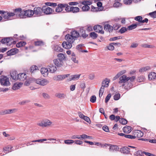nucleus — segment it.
<instances>
[{
    "instance_id": "nucleus-3",
    "label": "nucleus",
    "mask_w": 156,
    "mask_h": 156,
    "mask_svg": "<svg viewBox=\"0 0 156 156\" xmlns=\"http://www.w3.org/2000/svg\"><path fill=\"white\" fill-rule=\"evenodd\" d=\"M43 15L44 14L50 15L54 11L53 9L48 6L44 5L42 6Z\"/></svg>"
},
{
    "instance_id": "nucleus-44",
    "label": "nucleus",
    "mask_w": 156,
    "mask_h": 156,
    "mask_svg": "<svg viewBox=\"0 0 156 156\" xmlns=\"http://www.w3.org/2000/svg\"><path fill=\"white\" fill-rule=\"evenodd\" d=\"M143 19V18L141 16H136L134 18V20L138 22L137 23H140V26H141V20Z\"/></svg>"
},
{
    "instance_id": "nucleus-61",
    "label": "nucleus",
    "mask_w": 156,
    "mask_h": 156,
    "mask_svg": "<svg viewBox=\"0 0 156 156\" xmlns=\"http://www.w3.org/2000/svg\"><path fill=\"white\" fill-rule=\"evenodd\" d=\"M128 81L129 80L131 82H133L134 81V80L136 79V76H132L131 77H128Z\"/></svg>"
},
{
    "instance_id": "nucleus-53",
    "label": "nucleus",
    "mask_w": 156,
    "mask_h": 156,
    "mask_svg": "<svg viewBox=\"0 0 156 156\" xmlns=\"http://www.w3.org/2000/svg\"><path fill=\"white\" fill-rule=\"evenodd\" d=\"M54 79L56 80H63L62 75H58L56 77H54Z\"/></svg>"
},
{
    "instance_id": "nucleus-43",
    "label": "nucleus",
    "mask_w": 156,
    "mask_h": 156,
    "mask_svg": "<svg viewBox=\"0 0 156 156\" xmlns=\"http://www.w3.org/2000/svg\"><path fill=\"white\" fill-rule=\"evenodd\" d=\"M83 45L84 44H79L76 46V49L79 52H82L83 50L82 49V47L83 46Z\"/></svg>"
},
{
    "instance_id": "nucleus-21",
    "label": "nucleus",
    "mask_w": 156,
    "mask_h": 156,
    "mask_svg": "<svg viewBox=\"0 0 156 156\" xmlns=\"http://www.w3.org/2000/svg\"><path fill=\"white\" fill-rule=\"evenodd\" d=\"M119 80V83H126L128 81L127 77L126 75H124L120 77Z\"/></svg>"
},
{
    "instance_id": "nucleus-19",
    "label": "nucleus",
    "mask_w": 156,
    "mask_h": 156,
    "mask_svg": "<svg viewBox=\"0 0 156 156\" xmlns=\"http://www.w3.org/2000/svg\"><path fill=\"white\" fill-rule=\"evenodd\" d=\"M109 151H115L120 152V148L118 146L116 145H113L111 144L110 147H109Z\"/></svg>"
},
{
    "instance_id": "nucleus-22",
    "label": "nucleus",
    "mask_w": 156,
    "mask_h": 156,
    "mask_svg": "<svg viewBox=\"0 0 156 156\" xmlns=\"http://www.w3.org/2000/svg\"><path fill=\"white\" fill-rule=\"evenodd\" d=\"M148 80H154L156 79V73L154 72H151L148 74Z\"/></svg>"
},
{
    "instance_id": "nucleus-14",
    "label": "nucleus",
    "mask_w": 156,
    "mask_h": 156,
    "mask_svg": "<svg viewBox=\"0 0 156 156\" xmlns=\"http://www.w3.org/2000/svg\"><path fill=\"white\" fill-rule=\"evenodd\" d=\"M66 56V54H64L62 53H60L57 55L58 58L60 60V61H61V62H63V60L66 61L68 60Z\"/></svg>"
},
{
    "instance_id": "nucleus-13",
    "label": "nucleus",
    "mask_w": 156,
    "mask_h": 156,
    "mask_svg": "<svg viewBox=\"0 0 156 156\" xmlns=\"http://www.w3.org/2000/svg\"><path fill=\"white\" fill-rule=\"evenodd\" d=\"M13 40L12 37H4L1 39L0 42L2 44H8L9 42Z\"/></svg>"
},
{
    "instance_id": "nucleus-55",
    "label": "nucleus",
    "mask_w": 156,
    "mask_h": 156,
    "mask_svg": "<svg viewBox=\"0 0 156 156\" xmlns=\"http://www.w3.org/2000/svg\"><path fill=\"white\" fill-rule=\"evenodd\" d=\"M111 97V94L110 93L108 94L105 98V103H107Z\"/></svg>"
},
{
    "instance_id": "nucleus-57",
    "label": "nucleus",
    "mask_w": 156,
    "mask_h": 156,
    "mask_svg": "<svg viewBox=\"0 0 156 156\" xmlns=\"http://www.w3.org/2000/svg\"><path fill=\"white\" fill-rule=\"evenodd\" d=\"M136 137V136H135V135H127L126 134V138H127L128 139H135Z\"/></svg>"
},
{
    "instance_id": "nucleus-56",
    "label": "nucleus",
    "mask_w": 156,
    "mask_h": 156,
    "mask_svg": "<svg viewBox=\"0 0 156 156\" xmlns=\"http://www.w3.org/2000/svg\"><path fill=\"white\" fill-rule=\"evenodd\" d=\"M121 38H122V37L121 36H120L118 37H113L109 39V41H114L116 40L119 39Z\"/></svg>"
},
{
    "instance_id": "nucleus-50",
    "label": "nucleus",
    "mask_w": 156,
    "mask_h": 156,
    "mask_svg": "<svg viewBox=\"0 0 156 156\" xmlns=\"http://www.w3.org/2000/svg\"><path fill=\"white\" fill-rule=\"evenodd\" d=\"M96 97L95 95H92L90 98V101L93 103H94L96 101Z\"/></svg>"
},
{
    "instance_id": "nucleus-11",
    "label": "nucleus",
    "mask_w": 156,
    "mask_h": 156,
    "mask_svg": "<svg viewBox=\"0 0 156 156\" xmlns=\"http://www.w3.org/2000/svg\"><path fill=\"white\" fill-rule=\"evenodd\" d=\"M106 82L105 81H102V82L101 87L100 88L99 91V97L100 98L103 94L104 91L105 90V87H108V84H106V85H105L104 83H106Z\"/></svg>"
},
{
    "instance_id": "nucleus-42",
    "label": "nucleus",
    "mask_w": 156,
    "mask_h": 156,
    "mask_svg": "<svg viewBox=\"0 0 156 156\" xmlns=\"http://www.w3.org/2000/svg\"><path fill=\"white\" fill-rule=\"evenodd\" d=\"M145 78L143 76H140L137 78V81L139 82H143L144 81Z\"/></svg>"
},
{
    "instance_id": "nucleus-34",
    "label": "nucleus",
    "mask_w": 156,
    "mask_h": 156,
    "mask_svg": "<svg viewBox=\"0 0 156 156\" xmlns=\"http://www.w3.org/2000/svg\"><path fill=\"white\" fill-rule=\"evenodd\" d=\"M126 83V85L125 86V89L128 90L133 87V85L131 82L129 81Z\"/></svg>"
},
{
    "instance_id": "nucleus-47",
    "label": "nucleus",
    "mask_w": 156,
    "mask_h": 156,
    "mask_svg": "<svg viewBox=\"0 0 156 156\" xmlns=\"http://www.w3.org/2000/svg\"><path fill=\"white\" fill-rule=\"evenodd\" d=\"M97 5L98 7L99 11H101L102 10L104 9L103 7H102V3L100 2H98L97 3Z\"/></svg>"
},
{
    "instance_id": "nucleus-8",
    "label": "nucleus",
    "mask_w": 156,
    "mask_h": 156,
    "mask_svg": "<svg viewBox=\"0 0 156 156\" xmlns=\"http://www.w3.org/2000/svg\"><path fill=\"white\" fill-rule=\"evenodd\" d=\"M23 18L27 17H31L33 14V11L30 9H28L27 10H23Z\"/></svg>"
},
{
    "instance_id": "nucleus-27",
    "label": "nucleus",
    "mask_w": 156,
    "mask_h": 156,
    "mask_svg": "<svg viewBox=\"0 0 156 156\" xmlns=\"http://www.w3.org/2000/svg\"><path fill=\"white\" fill-rule=\"evenodd\" d=\"M80 3L83 5H87V6L91 5L92 4V1L90 0H84L80 1Z\"/></svg>"
},
{
    "instance_id": "nucleus-4",
    "label": "nucleus",
    "mask_w": 156,
    "mask_h": 156,
    "mask_svg": "<svg viewBox=\"0 0 156 156\" xmlns=\"http://www.w3.org/2000/svg\"><path fill=\"white\" fill-rule=\"evenodd\" d=\"M33 11L34 14L37 15L38 16L43 15L42 7V8L39 7H35L34 8Z\"/></svg>"
},
{
    "instance_id": "nucleus-7",
    "label": "nucleus",
    "mask_w": 156,
    "mask_h": 156,
    "mask_svg": "<svg viewBox=\"0 0 156 156\" xmlns=\"http://www.w3.org/2000/svg\"><path fill=\"white\" fill-rule=\"evenodd\" d=\"M35 83L40 86H44L49 83L48 80L43 79V80L39 78L36 79Z\"/></svg>"
},
{
    "instance_id": "nucleus-54",
    "label": "nucleus",
    "mask_w": 156,
    "mask_h": 156,
    "mask_svg": "<svg viewBox=\"0 0 156 156\" xmlns=\"http://www.w3.org/2000/svg\"><path fill=\"white\" fill-rule=\"evenodd\" d=\"M83 119L89 124H90L91 122L90 118L87 116H84Z\"/></svg>"
},
{
    "instance_id": "nucleus-32",
    "label": "nucleus",
    "mask_w": 156,
    "mask_h": 156,
    "mask_svg": "<svg viewBox=\"0 0 156 156\" xmlns=\"http://www.w3.org/2000/svg\"><path fill=\"white\" fill-rule=\"evenodd\" d=\"M70 9L71 11V12L73 13H77L80 11V9L77 7L71 6Z\"/></svg>"
},
{
    "instance_id": "nucleus-39",
    "label": "nucleus",
    "mask_w": 156,
    "mask_h": 156,
    "mask_svg": "<svg viewBox=\"0 0 156 156\" xmlns=\"http://www.w3.org/2000/svg\"><path fill=\"white\" fill-rule=\"evenodd\" d=\"M116 43H111L109 44L108 46H106V48H107V49L110 51H113L114 49V45H115Z\"/></svg>"
},
{
    "instance_id": "nucleus-6",
    "label": "nucleus",
    "mask_w": 156,
    "mask_h": 156,
    "mask_svg": "<svg viewBox=\"0 0 156 156\" xmlns=\"http://www.w3.org/2000/svg\"><path fill=\"white\" fill-rule=\"evenodd\" d=\"M131 151L130 149L126 146L122 147L120 149V152L124 154H130L132 155V154L131 153Z\"/></svg>"
},
{
    "instance_id": "nucleus-48",
    "label": "nucleus",
    "mask_w": 156,
    "mask_h": 156,
    "mask_svg": "<svg viewBox=\"0 0 156 156\" xmlns=\"http://www.w3.org/2000/svg\"><path fill=\"white\" fill-rule=\"evenodd\" d=\"M74 140H64V143L67 144H71L74 143Z\"/></svg>"
},
{
    "instance_id": "nucleus-25",
    "label": "nucleus",
    "mask_w": 156,
    "mask_h": 156,
    "mask_svg": "<svg viewBox=\"0 0 156 156\" xmlns=\"http://www.w3.org/2000/svg\"><path fill=\"white\" fill-rule=\"evenodd\" d=\"M19 74V79L18 80L23 81L25 80L27 78L26 74L25 73H20Z\"/></svg>"
},
{
    "instance_id": "nucleus-31",
    "label": "nucleus",
    "mask_w": 156,
    "mask_h": 156,
    "mask_svg": "<svg viewBox=\"0 0 156 156\" xmlns=\"http://www.w3.org/2000/svg\"><path fill=\"white\" fill-rule=\"evenodd\" d=\"M65 39L67 41H72L73 40H74V39L73 37V36L71 35V34H67L65 36Z\"/></svg>"
},
{
    "instance_id": "nucleus-2",
    "label": "nucleus",
    "mask_w": 156,
    "mask_h": 156,
    "mask_svg": "<svg viewBox=\"0 0 156 156\" xmlns=\"http://www.w3.org/2000/svg\"><path fill=\"white\" fill-rule=\"evenodd\" d=\"M0 83L1 85L5 86H9L11 85L9 78L4 75H2L0 76Z\"/></svg>"
},
{
    "instance_id": "nucleus-62",
    "label": "nucleus",
    "mask_w": 156,
    "mask_h": 156,
    "mask_svg": "<svg viewBox=\"0 0 156 156\" xmlns=\"http://www.w3.org/2000/svg\"><path fill=\"white\" fill-rule=\"evenodd\" d=\"M93 29H103V27L100 25H95Z\"/></svg>"
},
{
    "instance_id": "nucleus-1",
    "label": "nucleus",
    "mask_w": 156,
    "mask_h": 156,
    "mask_svg": "<svg viewBox=\"0 0 156 156\" xmlns=\"http://www.w3.org/2000/svg\"><path fill=\"white\" fill-rule=\"evenodd\" d=\"M13 12H9V20L12 19V18L14 16L18 18H23V10L20 8L13 9Z\"/></svg>"
},
{
    "instance_id": "nucleus-9",
    "label": "nucleus",
    "mask_w": 156,
    "mask_h": 156,
    "mask_svg": "<svg viewBox=\"0 0 156 156\" xmlns=\"http://www.w3.org/2000/svg\"><path fill=\"white\" fill-rule=\"evenodd\" d=\"M10 75L11 79H12V80H19V74H18L16 70H14L12 72H10Z\"/></svg>"
},
{
    "instance_id": "nucleus-63",
    "label": "nucleus",
    "mask_w": 156,
    "mask_h": 156,
    "mask_svg": "<svg viewBox=\"0 0 156 156\" xmlns=\"http://www.w3.org/2000/svg\"><path fill=\"white\" fill-rule=\"evenodd\" d=\"M74 141V143H75V144L79 145H81L83 143V141L80 140H76Z\"/></svg>"
},
{
    "instance_id": "nucleus-20",
    "label": "nucleus",
    "mask_w": 156,
    "mask_h": 156,
    "mask_svg": "<svg viewBox=\"0 0 156 156\" xmlns=\"http://www.w3.org/2000/svg\"><path fill=\"white\" fill-rule=\"evenodd\" d=\"M48 68L42 67L41 69V74L44 77L48 76Z\"/></svg>"
},
{
    "instance_id": "nucleus-36",
    "label": "nucleus",
    "mask_w": 156,
    "mask_h": 156,
    "mask_svg": "<svg viewBox=\"0 0 156 156\" xmlns=\"http://www.w3.org/2000/svg\"><path fill=\"white\" fill-rule=\"evenodd\" d=\"M74 40H73L72 41H66V49H69L71 48L72 46V44L73 43Z\"/></svg>"
},
{
    "instance_id": "nucleus-10",
    "label": "nucleus",
    "mask_w": 156,
    "mask_h": 156,
    "mask_svg": "<svg viewBox=\"0 0 156 156\" xmlns=\"http://www.w3.org/2000/svg\"><path fill=\"white\" fill-rule=\"evenodd\" d=\"M19 52V49L15 48H12L6 52V54L8 56H10L14 55L17 53Z\"/></svg>"
},
{
    "instance_id": "nucleus-37",
    "label": "nucleus",
    "mask_w": 156,
    "mask_h": 156,
    "mask_svg": "<svg viewBox=\"0 0 156 156\" xmlns=\"http://www.w3.org/2000/svg\"><path fill=\"white\" fill-rule=\"evenodd\" d=\"M13 147L11 146H8L4 147L3 148V150L5 153H7L12 151V148Z\"/></svg>"
},
{
    "instance_id": "nucleus-40",
    "label": "nucleus",
    "mask_w": 156,
    "mask_h": 156,
    "mask_svg": "<svg viewBox=\"0 0 156 156\" xmlns=\"http://www.w3.org/2000/svg\"><path fill=\"white\" fill-rule=\"evenodd\" d=\"M80 74H75L72 75L71 77L69 79V80H76V79H79L80 78Z\"/></svg>"
},
{
    "instance_id": "nucleus-26",
    "label": "nucleus",
    "mask_w": 156,
    "mask_h": 156,
    "mask_svg": "<svg viewBox=\"0 0 156 156\" xmlns=\"http://www.w3.org/2000/svg\"><path fill=\"white\" fill-rule=\"evenodd\" d=\"M37 70H39L38 67L36 65H32L31 66L30 68V72L32 73H34Z\"/></svg>"
},
{
    "instance_id": "nucleus-12",
    "label": "nucleus",
    "mask_w": 156,
    "mask_h": 156,
    "mask_svg": "<svg viewBox=\"0 0 156 156\" xmlns=\"http://www.w3.org/2000/svg\"><path fill=\"white\" fill-rule=\"evenodd\" d=\"M0 14H1L2 17L5 20H9V12L0 10Z\"/></svg>"
},
{
    "instance_id": "nucleus-52",
    "label": "nucleus",
    "mask_w": 156,
    "mask_h": 156,
    "mask_svg": "<svg viewBox=\"0 0 156 156\" xmlns=\"http://www.w3.org/2000/svg\"><path fill=\"white\" fill-rule=\"evenodd\" d=\"M113 27L109 24H106L104 27V29H113Z\"/></svg>"
},
{
    "instance_id": "nucleus-16",
    "label": "nucleus",
    "mask_w": 156,
    "mask_h": 156,
    "mask_svg": "<svg viewBox=\"0 0 156 156\" xmlns=\"http://www.w3.org/2000/svg\"><path fill=\"white\" fill-rule=\"evenodd\" d=\"M122 130L125 133L129 134L132 130L133 128L130 126H126L123 127Z\"/></svg>"
},
{
    "instance_id": "nucleus-35",
    "label": "nucleus",
    "mask_w": 156,
    "mask_h": 156,
    "mask_svg": "<svg viewBox=\"0 0 156 156\" xmlns=\"http://www.w3.org/2000/svg\"><path fill=\"white\" fill-rule=\"evenodd\" d=\"M151 67L149 66H147L145 67H142L140 68L139 70V72L140 73H142L146 72L147 70L151 69Z\"/></svg>"
},
{
    "instance_id": "nucleus-58",
    "label": "nucleus",
    "mask_w": 156,
    "mask_h": 156,
    "mask_svg": "<svg viewBox=\"0 0 156 156\" xmlns=\"http://www.w3.org/2000/svg\"><path fill=\"white\" fill-rule=\"evenodd\" d=\"M65 5V11L67 12H71V11L70 9L71 7L66 4Z\"/></svg>"
},
{
    "instance_id": "nucleus-51",
    "label": "nucleus",
    "mask_w": 156,
    "mask_h": 156,
    "mask_svg": "<svg viewBox=\"0 0 156 156\" xmlns=\"http://www.w3.org/2000/svg\"><path fill=\"white\" fill-rule=\"evenodd\" d=\"M120 98V94L118 93L115 94L114 97L113 99L117 101L119 100Z\"/></svg>"
},
{
    "instance_id": "nucleus-23",
    "label": "nucleus",
    "mask_w": 156,
    "mask_h": 156,
    "mask_svg": "<svg viewBox=\"0 0 156 156\" xmlns=\"http://www.w3.org/2000/svg\"><path fill=\"white\" fill-rule=\"evenodd\" d=\"M60 61L58 58L55 59L53 60L54 64L58 67H61L63 65V62H61Z\"/></svg>"
},
{
    "instance_id": "nucleus-28",
    "label": "nucleus",
    "mask_w": 156,
    "mask_h": 156,
    "mask_svg": "<svg viewBox=\"0 0 156 156\" xmlns=\"http://www.w3.org/2000/svg\"><path fill=\"white\" fill-rule=\"evenodd\" d=\"M89 37H88L89 38L90 37L91 38L93 39H96L98 37V34H96L95 32H91L89 34Z\"/></svg>"
},
{
    "instance_id": "nucleus-60",
    "label": "nucleus",
    "mask_w": 156,
    "mask_h": 156,
    "mask_svg": "<svg viewBox=\"0 0 156 156\" xmlns=\"http://www.w3.org/2000/svg\"><path fill=\"white\" fill-rule=\"evenodd\" d=\"M149 15L152 17L156 18V11L149 13Z\"/></svg>"
},
{
    "instance_id": "nucleus-17",
    "label": "nucleus",
    "mask_w": 156,
    "mask_h": 156,
    "mask_svg": "<svg viewBox=\"0 0 156 156\" xmlns=\"http://www.w3.org/2000/svg\"><path fill=\"white\" fill-rule=\"evenodd\" d=\"M147 153H149L139 150L135 152L134 154V155L136 156H144V154L146 155L147 156V154H146Z\"/></svg>"
},
{
    "instance_id": "nucleus-33",
    "label": "nucleus",
    "mask_w": 156,
    "mask_h": 156,
    "mask_svg": "<svg viewBox=\"0 0 156 156\" xmlns=\"http://www.w3.org/2000/svg\"><path fill=\"white\" fill-rule=\"evenodd\" d=\"M45 44V43L42 40L37 41L34 42V44L35 46H44Z\"/></svg>"
},
{
    "instance_id": "nucleus-24",
    "label": "nucleus",
    "mask_w": 156,
    "mask_h": 156,
    "mask_svg": "<svg viewBox=\"0 0 156 156\" xmlns=\"http://www.w3.org/2000/svg\"><path fill=\"white\" fill-rule=\"evenodd\" d=\"M72 31L71 32V35L73 36V37L76 38L80 36V34L76 30H72Z\"/></svg>"
},
{
    "instance_id": "nucleus-15",
    "label": "nucleus",
    "mask_w": 156,
    "mask_h": 156,
    "mask_svg": "<svg viewBox=\"0 0 156 156\" xmlns=\"http://www.w3.org/2000/svg\"><path fill=\"white\" fill-rule=\"evenodd\" d=\"M134 134L138 138H140L144 135V133L142 131L139 130H134Z\"/></svg>"
},
{
    "instance_id": "nucleus-46",
    "label": "nucleus",
    "mask_w": 156,
    "mask_h": 156,
    "mask_svg": "<svg viewBox=\"0 0 156 156\" xmlns=\"http://www.w3.org/2000/svg\"><path fill=\"white\" fill-rule=\"evenodd\" d=\"M121 0H115V2L113 4V6L115 7H117L120 6L121 5V4L119 2Z\"/></svg>"
},
{
    "instance_id": "nucleus-49",
    "label": "nucleus",
    "mask_w": 156,
    "mask_h": 156,
    "mask_svg": "<svg viewBox=\"0 0 156 156\" xmlns=\"http://www.w3.org/2000/svg\"><path fill=\"white\" fill-rule=\"evenodd\" d=\"M55 96L59 98L62 99L64 98L66 95L64 94L58 93L56 94Z\"/></svg>"
},
{
    "instance_id": "nucleus-29",
    "label": "nucleus",
    "mask_w": 156,
    "mask_h": 156,
    "mask_svg": "<svg viewBox=\"0 0 156 156\" xmlns=\"http://www.w3.org/2000/svg\"><path fill=\"white\" fill-rule=\"evenodd\" d=\"M140 23H135L133 24L128 27L127 29H133L137 27L140 26Z\"/></svg>"
},
{
    "instance_id": "nucleus-5",
    "label": "nucleus",
    "mask_w": 156,
    "mask_h": 156,
    "mask_svg": "<svg viewBox=\"0 0 156 156\" xmlns=\"http://www.w3.org/2000/svg\"><path fill=\"white\" fill-rule=\"evenodd\" d=\"M51 122L49 120L45 119L41 121V122L37 124V125L43 127H47L50 126Z\"/></svg>"
},
{
    "instance_id": "nucleus-18",
    "label": "nucleus",
    "mask_w": 156,
    "mask_h": 156,
    "mask_svg": "<svg viewBox=\"0 0 156 156\" xmlns=\"http://www.w3.org/2000/svg\"><path fill=\"white\" fill-rule=\"evenodd\" d=\"M23 84V83L21 82H19L18 83L17 82L15 83L12 86V89L14 90L18 89L21 87Z\"/></svg>"
},
{
    "instance_id": "nucleus-38",
    "label": "nucleus",
    "mask_w": 156,
    "mask_h": 156,
    "mask_svg": "<svg viewBox=\"0 0 156 156\" xmlns=\"http://www.w3.org/2000/svg\"><path fill=\"white\" fill-rule=\"evenodd\" d=\"M81 30H82V34L80 35V37H82L84 39L88 37V34L86 33V30H80V32H81Z\"/></svg>"
},
{
    "instance_id": "nucleus-45",
    "label": "nucleus",
    "mask_w": 156,
    "mask_h": 156,
    "mask_svg": "<svg viewBox=\"0 0 156 156\" xmlns=\"http://www.w3.org/2000/svg\"><path fill=\"white\" fill-rule=\"evenodd\" d=\"M90 9V7L87 5H84L82 7V11L83 12L88 11Z\"/></svg>"
},
{
    "instance_id": "nucleus-64",
    "label": "nucleus",
    "mask_w": 156,
    "mask_h": 156,
    "mask_svg": "<svg viewBox=\"0 0 156 156\" xmlns=\"http://www.w3.org/2000/svg\"><path fill=\"white\" fill-rule=\"evenodd\" d=\"M132 0H124V3L126 5H130L132 2Z\"/></svg>"
},
{
    "instance_id": "nucleus-59",
    "label": "nucleus",
    "mask_w": 156,
    "mask_h": 156,
    "mask_svg": "<svg viewBox=\"0 0 156 156\" xmlns=\"http://www.w3.org/2000/svg\"><path fill=\"white\" fill-rule=\"evenodd\" d=\"M102 129L103 130L106 132H109V130L108 127L106 125L102 127Z\"/></svg>"
},
{
    "instance_id": "nucleus-41",
    "label": "nucleus",
    "mask_w": 156,
    "mask_h": 156,
    "mask_svg": "<svg viewBox=\"0 0 156 156\" xmlns=\"http://www.w3.org/2000/svg\"><path fill=\"white\" fill-rule=\"evenodd\" d=\"M63 6L62 5L60 4H59L58 5L57 7L55 9V11L57 12H60L62 11V7H63Z\"/></svg>"
},
{
    "instance_id": "nucleus-30",
    "label": "nucleus",
    "mask_w": 156,
    "mask_h": 156,
    "mask_svg": "<svg viewBox=\"0 0 156 156\" xmlns=\"http://www.w3.org/2000/svg\"><path fill=\"white\" fill-rule=\"evenodd\" d=\"M27 44L25 41H20L18 42L16 45V46L18 48H20L25 46Z\"/></svg>"
}]
</instances>
